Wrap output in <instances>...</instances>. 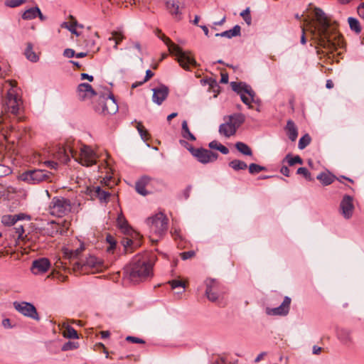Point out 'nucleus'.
<instances>
[{
	"mask_svg": "<svg viewBox=\"0 0 364 364\" xmlns=\"http://www.w3.org/2000/svg\"><path fill=\"white\" fill-rule=\"evenodd\" d=\"M23 214L14 215H5L2 218V223L6 225H14L23 218Z\"/></svg>",
	"mask_w": 364,
	"mask_h": 364,
	"instance_id": "obj_32",
	"label": "nucleus"
},
{
	"mask_svg": "<svg viewBox=\"0 0 364 364\" xmlns=\"http://www.w3.org/2000/svg\"><path fill=\"white\" fill-rule=\"evenodd\" d=\"M241 28L239 25H235L232 29L223 31L220 33H216L215 36L225 37L231 38L232 37L240 36Z\"/></svg>",
	"mask_w": 364,
	"mask_h": 364,
	"instance_id": "obj_27",
	"label": "nucleus"
},
{
	"mask_svg": "<svg viewBox=\"0 0 364 364\" xmlns=\"http://www.w3.org/2000/svg\"><path fill=\"white\" fill-rule=\"evenodd\" d=\"M75 159L82 166H91L96 164L97 155L90 146L85 145L80 149L79 157L76 156Z\"/></svg>",
	"mask_w": 364,
	"mask_h": 364,
	"instance_id": "obj_12",
	"label": "nucleus"
},
{
	"mask_svg": "<svg viewBox=\"0 0 364 364\" xmlns=\"http://www.w3.org/2000/svg\"><path fill=\"white\" fill-rule=\"evenodd\" d=\"M225 122L219 127V133L225 136L230 137L235 134L237 129L245 122V116L242 113H235L224 117Z\"/></svg>",
	"mask_w": 364,
	"mask_h": 364,
	"instance_id": "obj_4",
	"label": "nucleus"
},
{
	"mask_svg": "<svg viewBox=\"0 0 364 364\" xmlns=\"http://www.w3.org/2000/svg\"><path fill=\"white\" fill-rule=\"evenodd\" d=\"M297 174L302 175L306 179L311 181V173L305 167H300L297 169Z\"/></svg>",
	"mask_w": 364,
	"mask_h": 364,
	"instance_id": "obj_48",
	"label": "nucleus"
},
{
	"mask_svg": "<svg viewBox=\"0 0 364 364\" xmlns=\"http://www.w3.org/2000/svg\"><path fill=\"white\" fill-rule=\"evenodd\" d=\"M136 124H137L136 126V128L139 134H140L141 139L145 141L148 140V139L149 137L148 131L144 127L141 122H136Z\"/></svg>",
	"mask_w": 364,
	"mask_h": 364,
	"instance_id": "obj_40",
	"label": "nucleus"
},
{
	"mask_svg": "<svg viewBox=\"0 0 364 364\" xmlns=\"http://www.w3.org/2000/svg\"><path fill=\"white\" fill-rule=\"evenodd\" d=\"M126 341L132 342L133 343H141V344L145 343V341L143 339L137 338V337L132 336H128L126 338Z\"/></svg>",
	"mask_w": 364,
	"mask_h": 364,
	"instance_id": "obj_55",
	"label": "nucleus"
},
{
	"mask_svg": "<svg viewBox=\"0 0 364 364\" xmlns=\"http://www.w3.org/2000/svg\"><path fill=\"white\" fill-rule=\"evenodd\" d=\"M77 92L79 98L81 100H85L87 98H91L95 96L97 93L92 89V86L88 83H81L77 87Z\"/></svg>",
	"mask_w": 364,
	"mask_h": 364,
	"instance_id": "obj_20",
	"label": "nucleus"
},
{
	"mask_svg": "<svg viewBox=\"0 0 364 364\" xmlns=\"http://www.w3.org/2000/svg\"><path fill=\"white\" fill-rule=\"evenodd\" d=\"M231 87L232 89L239 95H240V93L247 94L249 96H255V95L252 87L245 82H232Z\"/></svg>",
	"mask_w": 364,
	"mask_h": 364,
	"instance_id": "obj_21",
	"label": "nucleus"
},
{
	"mask_svg": "<svg viewBox=\"0 0 364 364\" xmlns=\"http://www.w3.org/2000/svg\"><path fill=\"white\" fill-rule=\"evenodd\" d=\"M195 255H196L195 252L193 250H191V251L181 252L180 254V256L182 259L186 260L188 259H191V258L195 256Z\"/></svg>",
	"mask_w": 364,
	"mask_h": 364,
	"instance_id": "obj_51",
	"label": "nucleus"
},
{
	"mask_svg": "<svg viewBox=\"0 0 364 364\" xmlns=\"http://www.w3.org/2000/svg\"><path fill=\"white\" fill-rule=\"evenodd\" d=\"M355 206L353 198L349 195H344L339 204V213L346 220L352 218Z\"/></svg>",
	"mask_w": 364,
	"mask_h": 364,
	"instance_id": "obj_14",
	"label": "nucleus"
},
{
	"mask_svg": "<svg viewBox=\"0 0 364 364\" xmlns=\"http://www.w3.org/2000/svg\"><path fill=\"white\" fill-rule=\"evenodd\" d=\"M182 135L184 138L191 141H195L196 139L195 136L190 132L188 123L186 120L182 122Z\"/></svg>",
	"mask_w": 364,
	"mask_h": 364,
	"instance_id": "obj_36",
	"label": "nucleus"
},
{
	"mask_svg": "<svg viewBox=\"0 0 364 364\" xmlns=\"http://www.w3.org/2000/svg\"><path fill=\"white\" fill-rule=\"evenodd\" d=\"M157 32L158 37L168 46L170 53L177 57V61L183 69L189 70L191 66L196 67L197 65L196 60L188 53L183 51L178 46L173 43L160 30H157Z\"/></svg>",
	"mask_w": 364,
	"mask_h": 364,
	"instance_id": "obj_3",
	"label": "nucleus"
},
{
	"mask_svg": "<svg viewBox=\"0 0 364 364\" xmlns=\"http://www.w3.org/2000/svg\"><path fill=\"white\" fill-rule=\"evenodd\" d=\"M64 336L69 338H77L78 334L77 332L71 326H68L63 332Z\"/></svg>",
	"mask_w": 364,
	"mask_h": 364,
	"instance_id": "obj_41",
	"label": "nucleus"
},
{
	"mask_svg": "<svg viewBox=\"0 0 364 364\" xmlns=\"http://www.w3.org/2000/svg\"><path fill=\"white\" fill-rule=\"evenodd\" d=\"M267 168L265 166H262L258 165L257 164H250L249 166V172L251 174H256L261 171H266Z\"/></svg>",
	"mask_w": 364,
	"mask_h": 364,
	"instance_id": "obj_42",
	"label": "nucleus"
},
{
	"mask_svg": "<svg viewBox=\"0 0 364 364\" xmlns=\"http://www.w3.org/2000/svg\"><path fill=\"white\" fill-rule=\"evenodd\" d=\"M77 21H75L70 23L65 22L62 26L68 28L72 33L79 36V33L76 31Z\"/></svg>",
	"mask_w": 364,
	"mask_h": 364,
	"instance_id": "obj_43",
	"label": "nucleus"
},
{
	"mask_svg": "<svg viewBox=\"0 0 364 364\" xmlns=\"http://www.w3.org/2000/svg\"><path fill=\"white\" fill-rule=\"evenodd\" d=\"M291 299L285 296L280 306L276 308H267L266 314L269 316H287L290 309Z\"/></svg>",
	"mask_w": 364,
	"mask_h": 364,
	"instance_id": "obj_15",
	"label": "nucleus"
},
{
	"mask_svg": "<svg viewBox=\"0 0 364 364\" xmlns=\"http://www.w3.org/2000/svg\"><path fill=\"white\" fill-rule=\"evenodd\" d=\"M72 203L70 199L55 196L51 199L48 206V212L56 217H63L71 212Z\"/></svg>",
	"mask_w": 364,
	"mask_h": 364,
	"instance_id": "obj_6",
	"label": "nucleus"
},
{
	"mask_svg": "<svg viewBox=\"0 0 364 364\" xmlns=\"http://www.w3.org/2000/svg\"><path fill=\"white\" fill-rule=\"evenodd\" d=\"M117 223L118 227L124 232V234L129 235L132 232L131 228L122 213L118 215Z\"/></svg>",
	"mask_w": 364,
	"mask_h": 364,
	"instance_id": "obj_28",
	"label": "nucleus"
},
{
	"mask_svg": "<svg viewBox=\"0 0 364 364\" xmlns=\"http://www.w3.org/2000/svg\"><path fill=\"white\" fill-rule=\"evenodd\" d=\"M124 38L123 35L120 32L113 31L112 36L108 38L109 41H114L116 44H119Z\"/></svg>",
	"mask_w": 364,
	"mask_h": 364,
	"instance_id": "obj_46",
	"label": "nucleus"
},
{
	"mask_svg": "<svg viewBox=\"0 0 364 364\" xmlns=\"http://www.w3.org/2000/svg\"><path fill=\"white\" fill-rule=\"evenodd\" d=\"M168 283L171 286L172 289L181 288L182 289L181 291H178V293H181L184 291L185 283L177 279H173L169 281Z\"/></svg>",
	"mask_w": 364,
	"mask_h": 364,
	"instance_id": "obj_44",
	"label": "nucleus"
},
{
	"mask_svg": "<svg viewBox=\"0 0 364 364\" xmlns=\"http://www.w3.org/2000/svg\"><path fill=\"white\" fill-rule=\"evenodd\" d=\"M99 38L98 33L90 35L85 39V48L93 53H96L100 50V47L97 46V39Z\"/></svg>",
	"mask_w": 364,
	"mask_h": 364,
	"instance_id": "obj_24",
	"label": "nucleus"
},
{
	"mask_svg": "<svg viewBox=\"0 0 364 364\" xmlns=\"http://www.w3.org/2000/svg\"><path fill=\"white\" fill-rule=\"evenodd\" d=\"M235 148L240 151L241 154L245 156H252V151L250 147L244 142L238 141L235 144Z\"/></svg>",
	"mask_w": 364,
	"mask_h": 364,
	"instance_id": "obj_34",
	"label": "nucleus"
},
{
	"mask_svg": "<svg viewBox=\"0 0 364 364\" xmlns=\"http://www.w3.org/2000/svg\"><path fill=\"white\" fill-rule=\"evenodd\" d=\"M63 55L68 58H71L75 56V52L73 49L66 48L64 50Z\"/></svg>",
	"mask_w": 364,
	"mask_h": 364,
	"instance_id": "obj_56",
	"label": "nucleus"
},
{
	"mask_svg": "<svg viewBox=\"0 0 364 364\" xmlns=\"http://www.w3.org/2000/svg\"><path fill=\"white\" fill-rule=\"evenodd\" d=\"M280 172L285 176H289V169L287 166H284L281 168Z\"/></svg>",
	"mask_w": 364,
	"mask_h": 364,
	"instance_id": "obj_64",
	"label": "nucleus"
},
{
	"mask_svg": "<svg viewBox=\"0 0 364 364\" xmlns=\"http://www.w3.org/2000/svg\"><path fill=\"white\" fill-rule=\"evenodd\" d=\"M122 243L124 247L125 251L128 252V248H132V246L134 245V241L128 237L123 238L122 240Z\"/></svg>",
	"mask_w": 364,
	"mask_h": 364,
	"instance_id": "obj_49",
	"label": "nucleus"
},
{
	"mask_svg": "<svg viewBox=\"0 0 364 364\" xmlns=\"http://www.w3.org/2000/svg\"><path fill=\"white\" fill-rule=\"evenodd\" d=\"M14 306L15 309L23 316L36 321L40 320V316L37 312V310L32 304L26 301L21 303L14 302Z\"/></svg>",
	"mask_w": 364,
	"mask_h": 364,
	"instance_id": "obj_13",
	"label": "nucleus"
},
{
	"mask_svg": "<svg viewBox=\"0 0 364 364\" xmlns=\"http://www.w3.org/2000/svg\"><path fill=\"white\" fill-rule=\"evenodd\" d=\"M284 161H287L289 166H294L296 164H301L303 161L299 156L292 157L290 154H287L284 159Z\"/></svg>",
	"mask_w": 364,
	"mask_h": 364,
	"instance_id": "obj_38",
	"label": "nucleus"
},
{
	"mask_svg": "<svg viewBox=\"0 0 364 364\" xmlns=\"http://www.w3.org/2000/svg\"><path fill=\"white\" fill-rule=\"evenodd\" d=\"M205 295L211 302H216L219 300L220 295L218 292V283L215 279H207L205 281Z\"/></svg>",
	"mask_w": 364,
	"mask_h": 364,
	"instance_id": "obj_16",
	"label": "nucleus"
},
{
	"mask_svg": "<svg viewBox=\"0 0 364 364\" xmlns=\"http://www.w3.org/2000/svg\"><path fill=\"white\" fill-rule=\"evenodd\" d=\"M7 82L9 83L11 88L3 101L4 109L6 112L16 115L19 113L22 104L21 99L18 96L15 90L17 82L15 80H8Z\"/></svg>",
	"mask_w": 364,
	"mask_h": 364,
	"instance_id": "obj_5",
	"label": "nucleus"
},
{
	"mask_svg": "<svg viewBox=\"0 0 364 364\" xmlns=\"http://www.w3.org/2000/svg\"><path fill=\"white\" fill-rule=\"evenodd\" d=\"M168 219L161 212L146 219V224L150 232L161 237L167 231Z\"/></svg>",
	"mask_w": 364,
	"mask_h": 364,
	"instance_id": "obj_8",
	"label": "nucleus"
},
{
	"mask_svg": "<svg viewBox=\"0 0 364 364\" xmlns=\"http://www.w3.org/2000/svg\"><path fill=\"white\" fill-rule=\"evenodd\" d=\"M228 166L235 171L245 170L247 168V164L239 159H234L230 161Z\"/></svg>",
	"mask_w": 364,
	"mask_h": 364,
	"instance_id": "obj_33",
	"label": "nucleus"
},
{
	"mask_svg": "<svg viewBox=\"0 0 364 364\" xmlns=\"http://www.w3.org/2000/svg\"><path fill=\"white\" fill-rule=\"evenodd\" d=\"M15 232H16V234L18 235V237L20 238L23 236V234L24 233V229H23V225L21 224H18L16 223V224H15Z\"/></svg>",
	"mask_w": 364,
	"mask_h": 364,
	"instance_id": "obj_53",
	"label": "nucleus"
},
{
	"mask_svg": "<svg viewBox=\"0 0 364 364\" xmlns=\"http://www.w3.org/2000/svg\"><path fill=\"white\" fill-rule=\"evenodd\" d=\"M53 173L43 169H31L20 175V179L29 184H38L42 182H52Z\"/></svg>",
	"mask_w": 364,
	"mask_h": 364,
	"instance_id": "obj_7",
	"label": "nucleus"
},
{
	"mask_svg": "<svg viewBox=\"0 0 364 364\" xmlns=\"http://www.w3.org/2000/svg\"><path fill=\"white\" fill-rule=\"evenodd\" d=\"M76 348H77V345L75 343L71 342V341H68V342L65 343L62 346V350L66 351V350L75 349Z\"/></svg>",
	"mask_w": 364,
	"mask_h": 364,
	"instance_id": "obj_54",
	"label": "nucleus"
},
{
	"mask_svg": "<svg viewBox=\"0 0 364 364\" xmlns=\"http://www.w3.org/2000/svg\"><path fill=\"white\" fill-rule=\"evenodd\" d=\"M106 240H107V243H109V246L107 247V250L108 252L113 251L116 247L115 238L111 235H107V237H106Z\"/></svg>",
	"mask_w": 364,
	"mask_h": 364,
	"instance_id": "obj_47",
	"label": "nucleus"
},
{
	"mask_svg": "<svg viewBox=\"0 0 364 364\" xmlns=\"http://www.w3.org/2000/svg\"><path fill=\"white\" fill-rule=\"evenodd\" d=\"M44 164H46L48 168L51 169H57L58 167V163L53 161H46Z\"/></svg>",
	"mask_w": 364,
	"mask_h": 364,
	"instance_id": "obj_57",
	"label": "nucleus"
},
{
	"mask_svg": "<svg viewBox=\"0 0 364 364\" xmlns=\"http://www.w3.org/2000/svg\"><path fill=\"white\" fill-rule=\"evenodd\" d=\"M24 0H9L6 2V5L11 8L17 7L24 3Z\"/></svg>",
	"mask_w": 364,
	"mask_h": 364,
	"instance_id": "obj_50",
	"label": "nucleus"
},
{
	"mask_svg": "<svg viewBox=\"0 0 364 364\" xmlns=\"http://www.w3.org/2000/svg\"><path fill=\"white\" fill-rule=\"evenodd\" d=\"M74 269L81 272H86L88 269H95L99 270L102 267V262L94 256L90 255L88 257L80 259L73 264Z\"/></svg>",
	"mask_w": 364,
	"mask_h": 364,
	"instance_id": "obj_10",
	"label": "nucleus"
},
{
	"mask_svg": "<svg viewBox=\"0 0 364 364\" xmlns=\"http://www.w3.org/2000/svg\"><path fill=\"white\" fill-rule=\"evenodd\" d=\"M152 100L156 104L160 105L166 99L168 95V88L161 85L159 87L154 88Z\"/></svg>",
	"mask_w": 364,
	"mask_h": 364,
	"instance_id": "obj_19",
	"label": "nucleus"
},
{
	"mask_svg": "<svg viewBox=\"0 0 364 364\" xmlns=\"http://www.w3.org/2000/svg\"><path fill=\"white\" fill-rule=\"evenodd\" d=\"M154 257L150 255L136 256L124 270V278L132 282H139L151 277Z\"/></svg>",
	"mask_w": 364,
	"mask_h": 364,
	"instance_id": "obj_2",
	"label": "nucleus"
},
{
	"mask_svg": "<svg viewBox=\"0 0 364 364\" xmlns=\"http://www.w3.org/2000/svg\"><path fill=\"white\" fill-rule=\"evenodd\" d=\"M316 178L319 180L323 186H328L334 181V176L329 173L322 172L319 173Z\"/></svg>",
	"mask_w": 364,
	"mask_h": 364,
	"instance_id": "obj_30",
	"label": "nucleus"
},
{
	"mask_svg": "<svg viewBox=\"0 0 364 364\" xmlns=\"http://www.w3.org/2000/svg\"><path fill=\"white\" fill-rule=\"evenodd\" d=\"M311 139L309 134H306L299 141L298 147L299 149H304L311 142Z\"/></svg>",
	"mask_w": 364,
	"mask_h": 364,
	"instance_id": "obj_39",
	"label": "nucleus"
},
{
	"mask_svg": "<svg viewBox=\"0 0 364 364\" xmlns=\"http://www.w3.org/2000/svg\"><path fill=\"white\" fill-rule=\"evenodd\" d=\"M94 109L96 112L106 114H114L118 111V105L113 96L109 95L108 97L105 95L100 96Z\"/></svg>",
	"mask_w": 364,
	"mask_h": 364,
	"instance_id": "obj_9",
	"label": "nucleus"
},
{
	"mask_svg": "<svg viewBox=\"0 0 364 364\" xmlns=\"http://www.w3.org/2000/svg\"><path fill=\"white\" fill-rule=\"evenodd\" d=\"M90 192L92 196L98 198L100 200L105 201L109 197V193L104 190H102L100 186L93 187V188L90 190Z\"/></svg>",
	"mask_w": 364,
	"mask_h": 364,
	"instance_id": "obj_29",
	"label": "nucleus"
},
{
	"mask_svg": "<svg viewBox=\"0 0 364 364\" xmlns=\"http://www.w3.org/2000/svg\"><path fill=\"white\" fill-rule=\"evenodd\" d=\"M284 130L291 141H296L298 136V128L292 120L287 121Z\"/></svg>",
	"mask_w": 364,
	"mask_h": 364,
	"instance_id": "obj_25",
	"label": "nucleus"
},
{
	"mask_svg": "<svg viewBox=\"0 0 364 364\" xmlns=\"http://www.w3.org/2000/svg\"><path fill=\"white\" fill-rule=\"evenodd\" d=\"M50 266L47 258H41L33 262L31 271L35 274H43L47 272Z\"/></svg>",
	"mask_w": 364,
	"mask_h": 364,
	"instance_id": "obj_17",
	"label": "nucleus"
},
{
	"mask_svg": "<svg viewBox=\"0 0 364 364\" xmlns=\"http://www.w3.org/2000/svg\"><path fill=\"white\" fill-rule=\"evenodd\" d=\"M336 336L338 341L346 346H349L353 343L352 331L349 328H338L336 331Z\"/></svg>",
	"mask_w": 364,
	"mask_h": 364,
	"instance_id": "obj_18",
	"label": "nucleus"
},
{
	"mask_svg": "<svg viewBox=\"0 0 364 364\" xmlns=\"http://www.w3.org/2000/svg\"><path fill=\"white\" fill-rule=\"evenodd\" d=\"M149 178L147 176L142 177L136 183L135 188L138 193L141 196H146L147 191H146V186L149 183Z\"/></svg>",
	"mask_w": 364,
	"mask_h": 364,
	"instance_id": "obj_26",
	"label": "nucleus"
},
{
	"mask_svg": "<svg viewBox=\"0 0 364 364\" xmlns=\"http://www.w3.org/2000/svg\"><path fill=\"white\" fill-rule=\"evenodd\" d=\"M314 16L315 25L311 33L318 48H323L327 53H332L338 47L343 46V38L337 31V25L321 9L314 8ZM318 53L320 50H318Z\"/></svg>",
	"mask_w": 364,
	"mask_h": 364,
	"instance_id": "obj_1",
	"label": "nucleus"
},
{
	"mask_svg": "<svg viewBox=\"0 0 364 364\" xmlns=\"http://www.w3.org/2000/svg\"><path fill=\"white\" fill-rule=\"evenodd\" d=\"M25 55L28 60L33 63L37 62L39 59L38 55L33 50V45L31 43H27Z\"/></svg>",
	"mask_w": 364,
	"mask_h": 364,
	"instance_id": "obj_31",
	"label": "nucleus"
},
{
	"mask_svg": "<svg viewBox=\"0 0 364 364\" xmlns=\"http://www.w3.org/2000/svg\"><path fill=\"white\" fill-rule=\"evenodd\" d=\"M70 154L73 158H75L77 151L71 147H59L57 153L58 157L64 163H68L70 161Z\"/></svg>",
	"mask_w": 364,
	"mask_h": 364,
	"instance_id": "obj_22",
	"label": "nucleus"
},
{
	"mask_svg": "<svg viewBox=\"0 0 364 364\" xmlns=\"http://www.w3.org/2000/svg\"><path fill=\"white\" fill-rule=\"evenodd\" d=\"M188 150L192 154V155L202 164L213 162L215 161L218 156L217 153L213 152L210 150L203 148L194 149L191 146L188 149Z\"/></svg>",
	"mask_w": 364,
	"mask_h": 364,
	"instance_id": "obj_11",
	"label": "nucleus"
},
{
	"mask_svg": "<svg viewBox=\"0 0 364 364\" xmlns=\"http://www.w3.org/2000/svg\"><path fill=\"white\" fill-rule=\"evenodd\" d=\"M84 250L83 247H80V248H77L74 252H71V257H77L78 255L80 254V252Z\"/></svg>",
	"mask_w": 364,
	"mask_h": 364,
	"instance_id": "obj_62",
	"label": "nucleus"
},
{
	"mask_svg": "<svg viewBox=\"0 0 364 364\" xmlns=\"http://www.w3.org/2000/svg\"><path fill=\"white\" fill-rule=\"evenodd\" d=\"M220 143H219L218 141L214 140L209 143V147L212 149H218V146H220Z\"/></svg>",
	"mask_w": 364,
	"mask_h": 364,
	"instance_id": "obj_59",
	"label": "nucleus"
},
{
	"mask_svg": "<svg viewBox=\"0 0 364 364\" xmlns=\"http://www.w3.org/2000/svg\"><path fill=\"white\" fill-rule=\"evenodd\" d=\"M240 16L243 18L244 21L247 25L252 23V18L250 16V9L249 7L246 8L244 11L240 13Z\"/></svg>",
	"mask_w": 364,
	"mask_h": 364,
	"instance_id": "obj_45",
	"label": "nucleus"
},
{
	"mask_svg": "<svg viewBox=\"0 0 364 364\" xmlns=\"http://www.w3.org/2000/svg\"><path fill=\"white\" fill-rule=\"evenodd\" d=\"M2 325L6 328H11L12 326L11 325V321L9 318H5L2 321Z\"/></svg>",
	"mask_w": 364,
	"mask_h": 364,
	"instance_id": "obj_61",
	"label": "nucleus"
},
{
	"mask_svg": "<svg viewBox=\"0 0 364 364\" xmlns=\"http://www.w3.org/2000/svg\"><path fill=\"white\" fill-rule=\"evenodd\" d=\"M38 14H40V9L38 7L30 8L24 11L22 15V18L26 20L33 19L37 16Z\"/></svg>",
	"mask_w": 364,
	"mask_h": 364,
	"instance_id": "obj_35",
	"label": "nucleus"
},
{
	"mask_svg": "<svg viewBox=\"0 0 364 364\" xmlns=\"http://www.w3.org/2000/svg\"><path fill=\"white\" fill-rule=\"evenodd\" d=\"M348 22L350 26V28L355 31L356 33H360L361 32V26L358 19L353 17H349L348 18Z\"/></svg>",
	"mask_w": 364,
	"mask_h": 364,
	"instance_id": "obj_37",
	"label": "nucleus"
},
{
	"mask_svg": "<svg viewBox=\"0 0 364 364\" xmlns=\"http://www.w3.org/2000/svg\"><path fill=\"white\" fill-rule=\"evenodd\" d=\"M358 14L361 18H364V2L358 6Z\"/></svg>",
	"mask_w": 364,
	"mask_h": 364,
	"instance_id": "obj_58",
	"label": "nucleus"
},
{
	"mask_svg": "<svg viewBox=\"0 0 364 364\" xmlns=\"http://www.w3.org/2000/svg\"><path fill=\"white\" fill-rule=\"evenodd\" d=\"M217 150H218L223 154H228L229 153V149L221 144H220Z\"/></svg>",
	"mask_w": 364,
	"mask_h": 364,
	"instance_id": "obj_60",
	"label": "nucleus"
},
{
	"mask_svg": "<svg viewBox=\"0 0 364 364\" xmlns=\"http://www.w3.org/2000/svg\"><path fill=\"white\" fill-rule=\"evenodd\" d=\"M240 98L243 103H245L247 105H250L254 100L255 96H249L247 97L244 93H240Z\"/></svg>",
	"mask_w": 364,
	"mask_h": 364,
	"instance_id": "obj_52",
	"label": "nucleus"
},
{
	"mask_svg": "<svg viewBox=\"0 0 364 364\" xmlns=\"http://www.w3.org/2000/svg\"><path fill=\"white\" fill-rule=\"evenodd\" d=\"M166 7L169 13L177 20L181 18L179 0H167Z\"/></svg>",
	"mask_w": 364,
	"mask_h": 364,
	"instance_id": "obj_23",
	"label": "nucleus"
},
{
	"mask_svg": "<svg viewBox=\"0 0 364 364\" xmlns=\"http://www.w3.org/2000/svg\"><path fill=\"white\" fill-rule=\"evenodd\" d=\"M153 76H154V73L151 70H147L146 71V76H145V77L144 79V82H147Z\"/></svg>",
	"mask_w": 364,
	"mask_h": 364,
	"instance_id": "obj_63",
	"label": "nucleus"
}]
</instances>
